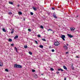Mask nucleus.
<instances>
[{"label": "nucleus", "instance_id": "0eeeda50", "mask_svg": "<svg viewBox=\"0 0 80 80\" xmlns=\"http://www.w3.org/2000/svg\"><path fill=\"white\" fill-rule=\"evenodd\" d=\"M64 48L66 49V50H68V47L66 46V45L63 46Z\"/></svg>", "mask_w": 80, "mask_h": 80}, {"label": "nucleus", "instance_id": "3c124183", "mask_svg": "<svg viewBox=\"0 0 80 80\" xmlns=\"http://www.w3.org/2000/svg\"><path fill=\"white\" fill-rule=\"evenodd\" d=\"M24 21L25 20V19H24Z\"/></svg>", "mask_w": 80, "mask_h": 80}, {"label": "nucleus", "instance_id": "6e6552de", "mask_svg": "<svg viewBox=\"0 0 80 80\" xmlns=\"http://www.w3.org/2000/svg\"><path fill=\"white\" fill-rule=\"evenodd\" d=\"M32 8H33V10H34V11H37V9L36 8H35V7H32Z\"/></svg>", "mask_w": 80, "mask_h": 80}, {"label": "nucleus", "instance_id": "b1692460", "mask_svg": "<svg viewBox=\"0 0 80 80\" xmlns=\"http://www.w3.org/2000/svg\"><path fill=\"white\" fill-rule=\"evenodd\" d=\"M29 53L31 55H32V53L31 52H29Z\"/></svg>", "mask_w": 80, "mask_h": 80}, {"label": "nucleus", "instance_id": "f704fd0d", "mask_svg": "<svg viewBox=\"0 0 80 80\" xmlns=\"http://www.w3.org/2000/svg\"><path fill=\"white\" fill-rule=\"evenodd\" d=\"M52 52H55V50H54V49H52Z\"/></svg>", "mask_w": 80, "mask_h": 80}, {"label": "nucleus", "instance_id": "6ab92c4d", "mask_svg": "<svg viewBox=\"0 0 80 80\" xmlns=\"http://www.w3.org/2000/svg\"><path fill=\"white\" fill-rule=\"evenodd\" d=\"M14 50H15L16 52H17V48L16 47H15Z\"/></svg>", "mask_w": 80, "mask_h": 80}, {"label": "nucleus", "instance_id": "79ce46f5", "mask_svg": "<svg viewBox=\"0 0 80 80\" xmlns=\"http://www.w3.org/2000/svg\"><path fill=\"white\" fill-rule=\"evenodd\" d=\"M49 48H52V47H51V46H49Z\"/></svg>", "mask_w": 80, "mask_h": 80}, {"label": "nucleus", "instance_id": "f257e3e1", "mask_svg": "<svg viewBox=\"0 0 80 80\" xmlns=\"http://www.w3.org/2000/svg\"><path fill=\"white\" fill-rule=\"evenodd\" d=\"M60 45V42L58 41H56L54 42V45L55 46H58Z\"/></svg>", "mask_w": 80, "mask_h": 80}, {"label": "nucleus", "instance_id": "423d86ee", "mask_svg": "<svg viewBox=\"0 0 80 80\" xmlns=\"http://www.w3.org/2000/svg\"><path fill=\"white\" fill-rule=\"evenodd\" d=\"M18 65H17V64H14V68H18Z\"/></svg>", "mask_w": 80, "mask_h": 80}, {"label": "nucleus", "instance_id": "39448f33", "mask_svg": "<svg viewBox=\"0 0 80 80\" xmlns=\"http://www.w3.org/2000/svg\"><path fill=\"white\" fill-rule=\"evenodd\" d=\"M33 77H34L35 78H37L38 77V76H37V74H34L33 75Z\"/></svg>", "mask_w": 80, "mask_h": 80}, {"label": "nucleus", "instance_id": "de8ad7c7", "mask_svg": "<svg viewBox=\"0 0 80 80\" xmlns=\"http://www.w3.org/2000/svg\"><path fill=\"white\" fill-rule=\"evenodd\" d=\"M76 17H78V16H77Z\"/></svg>", "mask_w": 80, "mask_h": 80}, {"label": "nucleus", "instance_id": "20e7f679", "mask_svg": "<svg viewBox=\"0 0 80 80\" xmlns=\"http://www.w3.org/2000/svg\"><path fill=\"white\" fill-rule=\"evenodd\" d=\"M70 30L72 32H73V31H74L75 30V28H71Z\"/></svg>", "mask_w": 80, "mask_h": 80}, {"label": "nucleus", "instance_id": "412c9836", "mask_svg": "<svg viewBox=\"0 0 80 80\" xmlns=\"http://www.w3.org/2000/svg\"><path fill=\"white\" fill-rule=\"evenodd\" d=\"M50 69L51 71H54V69L52 68H51Z\"/></svg>", "mask_w": 80, "mask_h": 80}, {"label": "nucleus", "instance_id": "dca6fc26", "mask_svg": "<svg viewBox=\"0 0 80 80\" xmlns=\"http://www.w3.org/2000/svg\"><path fill=\"white\" fill-rule=\"evenodd\" d=\"M8 41L9 42H12V39H11V38H9L8 39Z\"/></svg>", "mask_w": 80, "mask_h": 80}, {"label": "nucleus", "instance_id": "72a5a7b5", "mask_svg": "<svg viewBox=\"0 0 80 80\" xmlns=\"http://www.w3.org/2000/svg\"><path fill=\"white\" fill-rule=\"evenodd\" d=\"M41 36L40 35H38V37H39V38Z\"/></svg>", "mask_w": 80, "mask_h": 80}, {"label": "nucleus", "instance_id": "c85d7f7f", "mask_svg": "<svg viewBox=\"0 0 80 80\" xmlns=\"http://www.w3.org/2000/svg\"><path fill=\"white\" fill-rule=\"evenodd\" d=\"M32 72H35V70H34V69H32Z\"/></svg>", "mask_w": 80, "mask_h": 80}, {"label": "nucleus", "instance_id": "49530a36", "mask_svg": "<svg viewBox=\"0 0 80 80\" xmlns=\"http://www.w3.org/2000/svg\"><path fill=\"white\" fill-rule=\"evenodd\" d=\"M64 80H66V78H64Z\"/></svg>", "mask_w": 80, "mask_h": 80}, {"label": "nucleus", "instance_id": "a211bd4d", "mask_svg": "<svg viewBox=\"0 0 80 80\" xmlns=\"http://www.w3.org/2000/svg\"><path fill=\"white\" fill-rule=\"evenodd\" d=\"M22 66L20 65H18V68H22Z\"/></svg>", "mask_w": 80, "mask_h": 80}, {"label": "nucleus", "instance_id": "a19ab883", "mask_svg": "<svg viewBox=\"0 0 80 80\" xmlns=\"http://www.w3.org/2000/svg\"><path fill=\"white\" fill-rule=\"evenodd\" d=\"M61 72H63V69H61Z\"/></svg>", "mask_w": 80, "mask_h": 80}, {"label": "nucleus", "instance_id": "bb28decb", "mask_svg": "<svg viewBox=\"0 0 80 80\" xmlns=\"http://www.w3.org/2000/svg\"><path fill=\"white\" fill-rule=\"evenodd\" d=\"M30 14L31 15H33V13L32 12H30Z\"/></svg>", "mask_w": 80, "mask_h": 80}, {"label": "nucleus", "instance_id": "4468645a", "mask_svg": "<svg viewBox=\"0 0 80 80\" xmlns=\"http://www.w3.org/2000/svg\"><path fill=\"white\" fill-rule=\"evenodd\" d=\"M9 3L11 4V5H13V3L12 2H9Z\"/></svg>", "mask_w": 80, "mask_h": 80}, {"label": "nucleus", "instance_id": "7c9ffc66", "mask_svg": "<svg viewBox=\"0 0 80 80\" xmlns=\"http://www.w3.org/2000/svg\"><path fill=\"white\" fill-rule=\"evenodd\" d=\"M40 28H43V26H40Z\"/></svg>", "mask_w": 80, "mask_h": 80}, {"label": "nucleus", "instance_id": "1a4fd4ad", "mask_svg": "<svg viewBox=\"0 0 80 80\" xmlns=\"http://www.w3.org/2000/svg\"><path fill=\"white\" fill-rule=\"evenodd\" d=\"M64 69H65V70H67V67L65 66H63Z\"/></svg>", "mask_w": 80, "mask_h": 80}, {"label": "nucleus", "instance_id": "cd10ccee", "mask_svg": "<svg viewBox=\"0 0 80 80\" xmlns=\"http://www.w3.org/2000/svg\"><path fill=\"white\" fill-rule=\"evenodd\" d=\"M35 42H36V44H38V42H37V41L35 40Z\"/></svg>", "mask_w": 80, "mask_h": 80}, {"label": "nucleus", "instance_id": "ddd939ff", "mask_svg": "<svg viewBox=\"0 0 80 80\" xmlns=\"http://www.w3.org/2000/svg\"><path fill=\"white\" fill-rule=\"evenodd\" d=\"M40 48H43V46L42 45H40L39 46Z\"/></svg>", "mask_w": 80, "mask_h": 80}, {"label": "nucleus", "instance_id": "09e8293b", "mask_svg": "<svg viewBox=\"0 0 80 80\" xmlns=\"http://www.w3.org/2000/svg\"><path fill=\"white\" fill-rule=\"evenodd\" d=\"M53 32V33H54V32L53 31H52Z\"/></svg>", "mask_w": 80, "mask_h": 80}, {"label": "nucleus", "instance_id": "8fccbe9b", "mask_svg": "<svg viewBox=\"0 0 80 80\" xmlns=\"http://www.w3.org/2000/svg\"><path fill=\"white\" fill-rule=\"evenodd\" d=\"M66 45H67V46H68V44H67Z\"/></svg>", "mask_w": 80, "mask_h": 80}, {"label": "nucleus", "instance_id": "ea45409f", "mask_svg": "<svg viewBox=\"0 0 80 80\" xmlns=\"http://www.w3.org/2000/svg\"><path fill=\"white\" fill-rule=\"evenodd\" d=\"M73 64H72V67H72V68H73Z\"/></svg>", "mask_w": 80, "mask_h": 80}, {"label": "nucleus", "instance_id": "393cba45", "mask_svg": "<svg viewBox=\"0 0 80 80\" xmlns=\"http://www.w3.org/2000/svg\"><path fill=\"white\" fill-rule=\"evenodd\" d=\"M5 71H6V72H8V69H5Z\"/></svg>", "mask_w": 80, "mask_h": 80}, {"label": "nucleus", "instance_id": "f8f14e48", "mask_svg": "<svg viewBox=\"0 0 80 80\" xmlns=\"http://www.w3.org/2000/svg\"><path fill=\"white\" fill-rule=\"evenodd\" d=\"M14 32V30L13 29H12L11 30V33L12 34L13 33V32Z\"/></svg>", "mask_w": 80, "mask_h": 80}, {"label": "nucleus", "instance_id": "a878e982", "mask_svg": "<svg viewBox=\"0 0 80 80\" xmlns=\"http://www.w3.org/2000/svg\"><path fill=\"white\" fill-rule=\"evenodd\" d=\"M8 14H9V15H12V12H9L8 13Z\"/></svg>", "mask_w": 80, "mask_h": 80}, {"label": "nucleus", "instance_id": "a18cd8bd", "mask_svg": "<svg viewBox=\"0 0 80 80\" xmlns=\"http://www.w3.org/2000/svg\"><path fill=\"white\" fill-rule=\"evenodd\" d=\"M58 8H60V6H58Z\"/></svg>", "mask_w": 80, "mask_h": 80}, {"label": "nucleus", "instance_id": "2eb2a0df", "mask_svg": "<svg viewBox=\"0 0 80 80\" xmlns=\"http://www.w3.org/2000/svg\"><path fill=\"white\" fill-rule=\"evenodd\" d=\"M18 38V36H16L14 38V39H16V38Z\"/></svg>", "mask_w": 80, "mask_h": 80}, {"label": "nucleus", "instance_id": "c03bdc74", "mask_svg": "<svg viewBox=\"0 0 80 80\" xmlns=\"http://www.w3.org/2000/svg\"><path fill=\"white\" fill-rule=\"evenodd\" d=\"M19 6H20V5L19 4L18 5V7H19Z\"/></svg>", "mask_w": 80, "mask_h": 80}, {"label": "nucleus", "instance_id": "473e14b6", "mask_svg": "<svg viewBox=\"0 0 80 80\" xmlns=\"http://www.w3.org/2000/svg\"><path fill=\"white\" fill-rule=\"evenodd\" d=\"M11 46H12V47H13V45H14V44H11Z\"/></svg>", "mask_w": 80, "mask_h": 80}, {"label": "nucleus", "instance_id": "37998d69", "mask_svg": "<svg viewBox=\"0 0 80 80\" xmlns=\"http://www.w3.org/2000/svg\"><path fill=\"white\" fill-rule=\"evenodd\" d=\"M76 58H79V57L78 56H76Z\"/></svg>", "mask_w": 80, "mask_h": 80}, {"label": "nucleus", "instance_id": "aec40b11", "mask_svg": "<svg viewBox=\"0 0 80 80\" xmlns=\"http://www.w3.org/2000/svg\"><path fill=\"white\" fill-rule=\"evenodd\" d=\"M2 31H3V32H6V30H5V28L2 29Z\"/></svg>", "mask_w": 80, "mask_h": 80}, {"label": "nucleus", "instance_id": "7ed1b4c3", "mask_svg": "<svg viewBox=\"0 0 80 80\" xmlns=\"http://www.w3.org/2000/svg\"><path fill=\"white\" fill-rule=\"evenodd\" d=\"M67 36H68V37H69V38H72L73 37V36L71 34H67Z\"/></svg>", "mask_w": 80, "mask_h": 80}, {"label": "nucleus", "instance_id": "5701e85b", "mask_svg": "<svg viewBox=\"0 0 80 80\" xmlns=\"http://www.w3.org/2000/svg\"><path fill=\"white\" fill-rule=\"evenodd\" d=\"M28 47H27V45H25L24 46V48H27Z\"/></svg>", "mask_w": 80, "mask_h": 80}, {"label": "nucleus", "instance_id": "f03ea898", "mask_svg": "<svg viewBox=\"0 0 80 80\" xmlns=\"http://www.w3.org/2000/svg\"><path fill=\"white\" fill-rule=\"evenodd\" d=\"M61 38L63 40L65 41V35H62L61 36Z\"/></svg>", "mask_w": 80, "mask_h": 80}, {"label": "nucleus", "instance_id": "4be33fe9", "mask_svg": "<svg viewBox=\"0 0 80 80\" xmlns=\"http://www.w3.org/2000/svg\"><path fill=\"white\" fill-rule=\"evenodd\" d=\"M42 41H44V42H45L46 41V39L44 38L42 39Z\"/></svg>", "mask_w": 80, "mask_h": 80}, {"label": "nucleus", "instance_id": "f3484780", "mask_svg": "<svg viewBox=\"0 0 80 80\" xmlns=\"http://www.w3.org/2000/svg\"><path fill=\"white\" fill-rule=\"evenodd\" d=\"M18 13L19 15H22V12H18Z\"/></svg>", "mask_w": 80, "mask_h": 80}, {"label": "nucleus", "instance_id": "58836bf2", "mask_svg": "<svg viewBox=\"0 0 80 80\" xmlns=\"http://www.w3.org/2000/svg\"><path fill=\"white\" fill-rule=\"evenodd\" d=\"M68 52H66V54H68Z\"/></svg>", "mask_w": 80, "mask_h": 80}, {"label": "nucleus", "instance_id": "4c0bfd02", "mask_svg": "<svg viewBox=\"0 0 80 80\" xmlns=\"http://www.w3.org/2000/svg\"><path fill=\"white\" fill-rule=\"evenodd\" d=\"M48 31H49V30H51V31H52V30L50 29H48Z\"/></svg>", "mask_w": 80, "mask_h": 80}, {"label": "nucleus", "instance_id": "c756f323", "mask_svg": "<svg viewBox=\"0 0 80 80\" xmlns=\"http://www.w3.org/2000/svg\"><path fill=\"white\" fill-rule=\"evenodd\" d=\"M62 69V68H60V69H58V71H61V70Z\"/></svg>", "mask_w": 80, "mask_h": 80}, {"label": "nucleus", "instance_id": "9b49d317", "mask_svg": "<svg viewBox=\"0 0 80 80\" xmlns=\"http://www.w3.org/2000/svg\"><path fill=\"white\" fill-rule=\"evenodd\" d=\"M3 66V63L0 62V67H2Z\"/></svg>", "mask_w": 80, "mask_h": 80}, {"label": "nucleus", "instance_id": "2f4dec72", "mask_svg": "<svg viewBox=\"0 0 80 80\" xmlns=\"http://www.w3.org/2000/svg\"><path fill=\"white\" fill-rule=\"evenodd\" d=\"M28 30L29 32H31V29H28Z\"/></svg>", "mask_w": 80, "mask_h": 80}, {"label": "nucleus", "instance_id": "e433bc0d", "mask_svg": "<svg viewBox=\"0 0 80 80\" xmlns=\"http://www.w3.org/2000/svg\"><path fill=\"white\" fill-rule=\"evenodd\" d=\"M60 72H56V73H57V74H58Z\"/></svg>", "mask_w": 80, "mask_h": 80}, {"label": "nucleus", "instance_id": "9d476101", "mask_svg": "<svg viewBox=\"0 0 80 80\" xmlns=\"http://www.w3.org/2000/svg\"><path fill=\"white\" fill-rule=\"evenodd\" d=\"M53 17L55 18H57V16L55 15V14H53Z\"/></svg>", "mask_w": 80, "mask_h": 80}, {"label": "nucleus", "instance_id": "c9c22d12", "mask_svg": "<svg viewBox=\"0 0 80 80\" xmlns=\"http://www.w3.org/2000/svg\"><path fill=\"white\" fill-rule=\"evenodd\" d=\"M52 10H55V8H52Z\"/></svg>", "mask_w": 80, "mask_h": 80}, {"label": "nucleus", "instance_id": "603ef678", "mask_svg": "<svg viewBox=\"0 0 80 80\" xmlns=\"http://www.w3.org/2000/svg\"><path fill=\"white\" fill-rule=\"evenodd\" d=\"M42 75H43V74H42Z\"/></svg>", "mask_w": 80, "mask_h": 80}]
</instances>
